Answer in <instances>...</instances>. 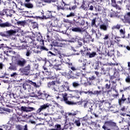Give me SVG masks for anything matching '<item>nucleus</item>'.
<instances>
[{
	"label": "nucleus",
	"instance_id": "63",
	"mask_svg": "<svg viewBox=\"0 0 130 130\" xmlns=\"http://www.w3.org/2000/svg\"><path fill=\"white\" fill-rule=\"evenodd\" d=\"M126 48V49H127V50H130L129 46H127Z\"/></svg>",
	"mask_w": 130,
	"mask_h": 130
},
{
	"label": "nucleus",
	"instance_id": "57",
	"mask_svg": "<svg viewBox=\"0 0 130 130\" xmlns=\"http://www.w3.org/2000/svg\"><path fill=\"white\" fill-rule=\"evenodd\" d=\"M89 10H90V11H93V6H90Z\"/></svg>",
	"mask_w": 130,
	"mask_h": 130
},
{
	"label": "nucleus",
	"instance_id": "44",
	"mask_svg": "<svg viewBox=\"0 0 130 130\" xmlns=\"http://www.w3.org/2000/svg\"><path fill=\"white\" fill-rule=\"evenodd\" d=\"M125 81L127 82V83H130V77H128L127 78H126Z\"/></svg>",
	"mask_w": 130,
	"mask_h": 130
},
{
	"label": "nucleus",
	"instance_id": "2",
	"mask_svg": "<svg viewBox=\"0 0 130 130\" xmlns=\"http://www.w3.org/2000/svg\"><path fill=\"white\" fill-rule=\"evenodd\" d=\"M55 91H57V92H66V91L73 92V90H70V86H69V83L65 82L64 84L60 85L59 87L57 86Z\"/></svg>",
	"mask_w": 130,
	"mask_h": 130
},
{
	"label": "nucleus",
	"instance_id": "36",
	"mask_svg": "<svg viewBox=\"0 0 130 130\" xmlns=\"http://www.w3.org/2000/svg\"><path fill=\"white\" fill-rule=\"evenodd\" d=\"M91 26L92 27H95L96 26V23H95V20L93 19L91 21Z\"/></svg>",
	"mask_w": 130,
	"mask_h": 130
},
{
	"label": "nucleus",
	"instance_id": "59",
	"mask_svg": "<svg viewBox=\"0 0 130 130\" xmlns=\"http://www.w3.org/2000/svg\"><path fill=\"white\" fill-rule=\"evenodd\" d=\"M68 114L69 115H76V114L75 113H69Z\"/></svg>",
	"mask_w": 130,
	"mask_h": 130
},
{
	"label": "nucleus",
	"instance_id": "29",
	"mask_svg": "<svg viewBox=\"0 0 130 130\" xmlns=\"http://www.w3.org/2000/svg\"><path fill=\"white\" fill-rule=\"evenodd\" d=\"M42 97L43 98H48V97H50V95L49 94H48L47 93H42Z\"/></svg>",
	"mask_w": 130,
	"mask_h": 130
},
{
	"label": "nucleus",
	"instance_id": "31",
	"mask_svg": "<svg viewBox=\"0 0 130 130\" xmlns=\"http://www.w3.org/2000/svg\"><path fill=\"white\" fill-rule=\"evenodd\" d=\"M90 105L91 104L89 102H87L84 105L85 108H88V107H90Z\"/></svg>",
	"mask_w": 130,
	"mask_h": 130
},
{
	"label": "nucleus",
	"instance_id": "21",
	"mask_svg": "<svg viewBox=\"0 0 130 130\" xmlns=\"http://www.w3.org/2000/svg\"><path fill=\"white\" fill-rule=\"evenodd\" d=\"M36 6L38 8H42V7H43V6H44V5L43 4V3H42L40 2H37V4H36Z\"/></svg>",
	"mask_w": 130,
	"mask_h": 130
},
{
	"label": "nucleus",
	"instance_id": "32",
	"mask_svg": "<svg viewBox=\"0 0 130 130\" xmlns=\"http://www.w3.org/2000/svg\"><path fill=\"white\" fill-rule=\"evenodd\" d=\"M56 129H54V128H52V129H50L49 130H60L61 129V128H60V125H56Z\"/></svg>",
	"mask_w": 130,
	"mask_h": 130
},
{
	"label": "nucleus",
	"instance_id": "12",
	"mask_svg": "<svg viewBox=\"0 0 130 130\" xmlns=\"http://www.w3.org/2000/svg\"><path fill=\"white\" fill-rule=\"evenodd\" d=\"M30 87H31V85L27 83V82H26L25 83H23V88L24 89V90H27V89H30Z\"/></svg>",
	"mask_w": 130,
	"mask_h": 130
},
{
	"label": "nucleus",
	"instance_id": "43",
	"mask_svg": "<svg viewBox=\"0 0 130 130\" xmlns=\"http://www.w3.org/2000/svg\"><path fill=\"white\" fill-rule=\"evenodd\" d=\"M106 89H110V84H106Z\"/></svg>",
	"mask_w": 130,
	"mask_h": 130
},
{
	"label": "nucleus",
	"instance_id": "64",
	"mask_svg": "<svg viewBox=\"0 0 130 130\" xmlns=\"http://www.w3.org/2000/svg\"><path fill=\"white\" fill-rule=\"evenodd\" d=\"M127 100H128L127 103H130V98H128Z\"/></svg>",
	"mask_w": 130,
	"mask_h": 130
},
{
	"label": "nucleus",
	"instance_id": "7",
	"mask_svg": "<svg viewBox=\"0 0 130 130\" xmlns=\"http://www.w3.org/2000/svg\"><path fill=\"white\" fill-rule=\"evenodd\" d=\"M73 125H76V126H81V121L80 120V118H75L73 119V122L72 123Z\"/></svg>",
	"mask_w": 130,
	"mask_h": 130
},
{
	"label": "nucleus",
	"instance_id": "8",
	"mask_svg": "<svg viewBox=\"0 0 130 130\" xmlns=\"http://www.w3.org/2000/svg\"><path fill=\"white\" fill-rule=\"evenodd\" d=\"M30 69L31 66L30 64H28L26 67H25L23 70L24 75H25V76H28V75H29V71H30Z\"/></svg>",
	"mask_w": 130,
	"mask_h": 130
},
{
	"label": "nucleus",
	"instance_id": "34",
	"mask_svg": "<svg viewBox=\"0 0 130 130\" xmlns=\"http://www.w3.org/2000/svg\"><path fill=\"white\" fill-rule=\"evenodd\" d=\"M120 25L117 24L116 26H114L112 27V29H120Z\"/></svg>",
	"mask_w": 130,
	"mask_h": 130
},
{
	"label": "nucleus",
	"instance_id": "48",
	"mask_svg": "<svg viewBox=\"0 0 130 130\" xmlns=\"http://www.w3.org/2000/svg\"><path fill=\"white\" fill-rule=\"evenodd\" d=\"M37 93H38V96H42V94H43V93H42L41 91H38Z\"/></svg>",
	"mask_w": 130,
	"mask_h": 130
},
{
	"label": "nucleus",
	"instance_id": "55",
	"mask_svg": "<svg viewBox=\"0 0 130 130\" xmlns=\"http://www.w3.org/2000/svg\"><path fill=\"white\" fill-rule=\"evenodd\" d=\"M71 69L72 71H76L77 69H76V68L74 67H71Z\"/></svg>",
	"mask_w": 130,
	"mask_h": 130
},
{
	"label": "nucleus",
	"instance_id": "22",
	"mask_svg": "<svg viewBox=\"0 0 130 130\" xmlns=\"http://www.w3.org/2000/svg\"><path fill=\"white\" fill-rule=\"evenodd\" d=\"M72 86L74 88H77V87H79L80 84L77 82H74L72 83Z\"/></svg>",
	"mask_w": 130,
	"mask_h": 130
},
{
	"label": "nucleus",
	"instance_id": "10",
	"mask_svg": "<svg viewBox=\"0 0 130 130\" xmlns=\"http://www.w3.org/2000/svg\"><path fill=\"white\" fill-rule=\"evenodd\" d=\"M71 30L72 31H73V32H82V29L81 27H72Z\"/></svg>",
	"mask_w": 130,
	"mask_h": 130
},
{
	"label": "nucleus",
	"instance_id": "60",
	"mask_svg": "<svg viewBox=\"0 0 130 130\" xmlns=\"http://www.w3.org/2000/svg\"><path fill=\"white\" fill-rule=\"evenodd\" d=\"M18 12H19L20 13H22V12H23V9L18 8Z\"/></svg>",
	"mask_w": 130,
	"mask_h": 130
},
{
	"label": "nucleus",
	"instance_id": "46",
	"mask_svg": "<svg viewBox=\"0 0 130 130\" xmlns=\"http://www.w3.org/2000/svg\"><path fill=\"white\" fill-rule=\"evenodd\" d=\"M87 3H88L89 5H90V4H92V3H93L94 1H93V0H86Z\"/></svg>",
	"mask_w": 130,
	"mask_h": 130
},
{
	"label": "nucleus",
	"instance_id": "24",
	"mask_svg": "<svg viewBox=\"0 0 130 130\" xmlns=\"http://www.w3.org/2000/svg\"><path fill=\"white\" fill-rule=\"evenodd\" d=\"M41 1H42L43 2H44L45 3H56V2H57L56 0H41Z\"/></svg>",
	"mask_w": 130,
	"mask_h": 130
},
{
	"label": "nucleus",
	"instance_id": "4",
	"mask_svg": "<svg viewBox=\"0 0 130 130\" xmlns=\"http://www.w3.org/2000/svg\"><path fill=\"white\" fill-rule=\"evenodd\" d=\"M16 34V31L14 30H10L7 31H4L0 33L1 36L3 37H7L8 36H11V35H14Z\"/></svg>",
	"mask_w": 130,
	"mask_h": 130
},
{
	"label": "nucleus",
	"instance_id": "51",
	"mask_svg": "<svg viewBox=\"0 0 130 130\" xmlns=\"http://www.w3.org/2000/svg\"><path fill=\"white\" fill-rule=\"evenodd\" d=\"M119 38H118V37H116L115 38V40L118 41V42H119V41H120V40H119Z\"/></svg>",
	"mask_w": 130,
	"mask_h": 130
},
{
	"label": "nucleus",
	"instance_id": "33",
	"mask_svg": "<svg viewBox=\"0 0 130 130\" xmlns=\"http://www.w3.org/2000/svg\"><path fill=\"white\" fill-rule=\"evenodd\" d=\"M67 18H70L71 17H75V13L71 12L70 14L67 15Z\"/></svg>",
	"mask_w": 130,
	"mask_h": 130
},
{
	"label": "nucleus",
	"instance_id": "50",
	"mask_svg": "<svg viewBox=\"0 0 130 130\" xmlns=\"http://www.w3.org/2000/svg\"><path fill=\"white\" fill-rule=\"evenodd\" d=\"M106 124H105L103 126H102V128H103V129L104 130H107V127H106V125H105Z\"/></svg>",
	"mask_w": 130,
	"mask_h": 130
},
{
	"label": "nucleus",
	"instance_id": "27",
	"mask_svg": "<svg viewBox=\"0 0 130 130\" xmlns=\"http://www.w3.org/2000/svg\"><path fill=\"white\" fill-rule=\"evenodd\" d=\"M34 110V108L33 107H27L26 112H31V111H33Z\"/></svg>",
	"mask_w": 130,
	"mask_h": 130
},
{
	"label": "nucleus",
	"instance_id": "13",
	"mask_svg": "<svg viewBox=\"0 0 130 130\" xmlns=\"http://www.w3.org/2000/svg\"><path fill=\"white\" fill-rule=\"evenodd\" d=\"M28 2H24V6L26 7V8H28V9H32L33 8V4L31 3H27Z\"/></svg>",
	"mask_w": 130,
	"mask_h": 130
},
{
	"label": "nucleus",
	"instance_id": "14",
	"mask_svg": "<svg viewBox=\"0 0 130 130\" xmlns=\"http://www.w3.org/2000/svg\"><path fill=\"white\" fill-rule=\"evenodd\" d=\"M17 24L18 25V26H25L26 25V21H19L17 22Z\"/></svg>",
	"mask_w": 130,
	"mask_h": 130
},
{
	"label": "nucleus",
	"instance_id": "41",
	"mask_svg": "<svg viewBox=\"0 0 130 130\" xmlns=\"http://www.w3.org/2000/svg\"><path fill=\"white\" fill-rule=\"evenodd\" d=\"M76 38H73L71 40H69V42H76Z\"/></svg>",
	"mask_w": 130,
	"mask_h": 130
},
{
	"label": "nucleus",
	"instance_id": "53",
	"mask_svg": "<svg viewBox=\"0 0 130 130\" xmlns=\"http://www.w3.org/2000/svg\"><path fill=\"white\" fill-rule=\"evenodd\" d=\"M85 51H86V48L83 47V49H81V52H85Z\"/></svg>",
	"mask_w": 130,
	"mask_h": 130
},
{
	"label": "nucleus",
	"instance_id": "18",
	"mask_svg": "<svg viewBox=\"0 0 130 130\" xmlns=\"http://www.w3.org/2000/svg\"><path fill=\"white\" fill-rule=\"evenodd\" d=\"M124 94H122V96L121 100H119L118 101V103L120 105H121V104L122 103V102L125 101V100H126V99H125V98H124Z\"/></svg>",
	"mask_w": 130,
	"mask_h": 130
},
{
	"label": "nucleus",
	"instance_id": "35",
	"mask_svg": "<svg viewBox=\"0 0 130 130\" xmlns=\"http://www.w3.org/2000/svg\"><path fill=\"white\" fill-rule=\"evenodd\" d=\"M116 83H115L114 82H113V86L112 87V89H113L114 91H115V90H116Z\"/></svg>",
	"mask_w": 130,
	"mask_h": 130
},
{
	"label": "nucleus",
	"instance_id": "25",
	"mask_svg": "<svg viewBox=\"0 0 130 130\" xmlns=\"http://www.w3.org/2000/svg\"><path fill=\"white\" fill-rule=\"evenodd\" d=\"M1 15H2V16H5V15H7V17H8V16H10V17H12V14L10 15H9L8 14H7V11L6 10H3L1 13Z\"/></svg>",
	"mask_w": 130,
	"mask_h": 130
},
{
	"label": "nucleus",
	"instance_id": "23",
	"mask_svg": "<svg viewBox=\"0 0 130 130\" xmlns=\"http://www.w3.org/2000/svg\"><path fill=\"white\" fill-rule=\"evenodd\" d=\"M120 35H123V37H122V38H124L125 36L124 35L125 34V31H124V29H120L119 30Z\"/></svg>",
	"mask_w": 130,
	"mask_h": 130
},
{
	"label": "nucleus",
	"instance_id": "16",
	"mask_svg": "<svg viewBox=\"0 0 130 130\" xmlns=\"http://www.w3.org/2000/svg\"><path fill=\"white\" fill-rule=\"evenodd\" d=\"M3 126H4L6 130H12V125L11 124H8V125H3Z\"/></svg>",
	"mask_w": 130,
	"mask_h": 130
},
{
	"label": "nucleus",
	"instance_id": "6",
	"mask_svg": "<svg viewBox=\"0 0 130 130\" xmlns=\"http://www.w3.org/2000/svg\"><path fill=\"white\" fill-rule=\"evenodd\" d=\"M48 88H50V89H52V90H53L54 91H56V89L57 87V86H56L55 85V81H51V82H49L48 83Z\"/></svg>",
	"mask_w": 130,
	"mask_h": 130
},
{
	"label": "nucleus",
	"instance_id": "42",
	"mask_svg": "<svg viewBox=\"0 0 130 130\" xmlns=\"http://www.w3.org/2000/svg\"><path fill=\"white\" fill-rule=\"evenodd\" d=\"M16 128H17V129L18 130H22V126L18 125L16 126Z\"/></svg>",
	"mask_w": 130,
	"mask_h": 130
},
{
	"label": "nucleus",
	"instance_id": "9",
	"mask_svg": "<svg viewBox=\"0 0 130 130\" xmlns=\"http://www.w3.org/2000/svg\"><path fill=\"white\" fill-rule=\"evenodd\" d=\"M12 26V24L9 22H5L0 24V27H2V28H6L7 27H11Z\"/></svg>",
	"mask_w": 130,
	"mask_h": 130
},
{
	"label": "nucleus",
	"instance_id": "37",
	"mask_svg": "<svg viewBox=\"0 0 130 130\" xmlns=\"http://www.w3.org/2000/svg\"><path fill=\"white\" fill-rule=\"evenodd\" d=\"M54 69L56 71H60L61 70V67H60V65H59L58 67H55Z\"/></svg>",
	"mask_w": 130,
	"mask_h": 130
},
{
	"label": "nucleus",
	"instance_id": "45",
	"mask_svg": "<svg viewBox=\"0 0 130 130\" xmlns=\"http://www.w3.org/2000/svg\"><path fill=\"white\" fill-rule=\"evenodd\" d=\"M76 8H77L76 6H74L72 8L70 7V11H71V10H75V9H76Z\"/></svg>",
	"mask_w": 130,
	"mask_h": 130
},
{
	"label": "nucleus",
	"instance_id": "39",
	"mask_svg": "<svg viewBox=\"0 0 130 130\" xmlns=\"http://www.w3.org/2000/svg\"><path fill=\"white\" fill-rule=\"evenodd\" d=\"M114 92H115L116 93V94H113V96H114L115 98L116 97H117V96H118V92H117V90H114Z\"/></svg>",
	"mask_w": 130,
	"mask_h": 130
},
{
	"label": "nucleus",
	"instance_id": "58",
	"mask_svg": "<svg viewBox=\"0 0 130 130\" xmlns=\"http://www.w3.org/2000/svg\"><path fill=\"white\" fill-rule=\"evenodd\" d=\"M72 74H73V72L71 70H69V71L68 72V75H70Z\"/></svg>",
	"mask_w": 130,
	"mask_h": 130
},
{
	"label": "nucleus",
	"instance_id": "49",
	"mask_svg": "<svg viewBox=\"0 0 130 130\" xmlns=\"http://www.w3.org/2000/svg\"><path fill=\"white\" fill-rule=\"evenodd\" d=\"M117 55L118 56H122V55L118 51H117Z\"/></svg>",
	"mask_w": 130,
	"mask_h": 130
},
{
	"label": "nucleus",
	"instance_id": "15",
	"mask_svg": "<svg viewBox=\"0 0 130 130\" xmlns=\"http://www.w3.org/2000/svg\"><path fill=\"white\" fill-rule=\"evenodd\" d=\"M110 1H111L113 7H116V1L115 0H107V3H108L109 5L110 4Z\"/></svg>",
	"mask_w": 130,
	"mask_h": 130
},
{
	"label": "nucleus",
	"instance_id": "20",
	"mask_svg": "<svg viewBox=\"0 0 130 130\" xmlns=\"http://www.w3.org/2000/svg\"><path fill=\"white\" fill-rule=\"evenodd\" d=\"M26 83H29V84H30L31 85H32V86H34V87H37V84H36V82H33L31 80H26Z\"/></svg>",
	"mask_w": 130,
	"mask_h": 130
},
{
	"label": "nucleus",
	"instance_id": "61",
	"mask_svg": "<svg viewBox=\"0 0 130 130\" xmlns=\"http://www.w3.org/2000/svg\"><path fill=\"white\" fill-rule=\"evenodd\" d=\"M126 16H127V17H130V12L127 13Z\"/></svg>",
	"mask_w": 130,
	"mask_h": 130
},
{
	"label": "nucleus",
	"instance_id": "62",
	"mask_svg": "<svg viewBox=\"0 0 130 130\" xmlns=\"http://www.w3.org/2000/svg\"><path fill=\"white\" fill-rule=\"evenodd\" d=\"M90 80H94L95 77L94 76H92L91 78H89Z\"/></svg>",
	"mask_w": 130,
	"mask_h": 130
},
{
	"label": "nucleus",
	"instance_id": "47",
	"mask_svg": "<svg viewBox=\"0 0 130 130\" xmlns=\"http://www.w3.org/2000/svg\"><path fill=\"white\" fill-rule=\"evenodd\" d=\"M82 120L83 121H87V120H88V117H83L82 119Z\"/></svg>",
	"mask_w": 130,
	"mask_h": 130
},
{
	"label": "nucleus",
	"instance_id": "26",
	"mask_svg": "<svg viewBox=\"0 0 130 130\" xmlns=\"http://www.w3.org/2000/svg\"><path fill=\"white\" fill-rule=\"evenodd\" d=\"M102 91L100 90V91H98V90H95L94 91H93V93H92L93 95H100V94H101L102 93Z\"/></svg>",
	"mask_w": 130,
	"mask_h": 130
},
{
	"label": "nucleus",
	"instance_id": "38",
	"mask_svg": "<svg viewBox=\"0 0 130 130\" xmlns=\"http://www.w3.org/2000/svg\"><path fill=\"white\" fill-rule=\"evenodd\" d=\"M17 73L14 72L11 74V77H12V78H16V77H17Z\"/></svg>",
	"mask_w": 130,
	"mask_h": 130
},
{
	"label": "nucleus",
	"instance_id": "1",
	"mask_svg": "<svg viewBox=\"0 0 130 130\" xmlns=\"http://www.w3.org/2000/svg\"><path fill=\"white\" fill-rule=\"evenodd\" d=\"M12 61H14L15 64H17L19 67H24L27 62L26 59L23 58H18L16 56H13Z\"/></svg>",
	"mask_w": 130,
	"mask_h": 130
},
{
	"label": "nucleus",
	"instance_id": "56",
	"mask_svg": "<svg viewBox=\"0 0 130 130\" xmlns=\"http://www.w3.org/2000/svg\"><path fill=\"white\" fill-rule=\"evenodd\" d=\"M108 39V35H106L105 38H104V40H106Z\"/></svg>",
	"mask_w": 130,
	"mask_h": 130
},
{
	"label": "nucleus",
	"instance_id": "11",
	"mask_svg": "<svg viewBox=\"0 0 130 130\" xmlns=\"http://www.w3.org/2000/svg\"><path fill=\"white\" fill-rule=\"evenodd\" d=\"M86 55H89V58H92V57H95L97 55V53L96 52H92L91 53L87 52Z\"/></svg>",
	"mask_w": 130,
	"mask_h": 130
},
{
	"label": "nucleus",
	"instance_id": "3",
	"mask_svg": "<svg viewBox=\"0 0 130 130\" xmlns=\"http://www.w3.org/2000/svg\"><path fill=\"white\" fill-rule=\"evenodd\" d=\"M62 96L63 98L62 99L60 98V96H58L56 97L57 100H60V101H64L66 104H68V105H76L77 104V103H75L74 102H71L70 101L68 100V93H62Z\"/></svg>",
	"mask_w": 130,
	"mask_h": 130
},
{
	"label": "nucleus",
	"instance_id": "17",
	"mask_svg": "<svg viewBox=\"0 0 130 130\" xmlns=\"http://www.w3.org/2000/svg\"><path fill=\"white\" fill-rule=\"evenodd\" d=\"M11 65L9 68V70L10 71H17V67L14 65H12V63H10Z\"/></svg>",
	"mask_w": 130,
	"mask_h": 130
},
{
	"label": "nucleus",
	"instance_id": "52",
	"mask_svg": "<svg viewBox=\"0 0 130 130\" xmlns=\"http://www.w3.org/2000/svg\"><path fill=\"white\" fill-rule=\"evenodd\" d=\"M45 73H46V75H47V76H50V73L48 72L47 71H45Z\"/></svg>",
	"mask_w": 130,
	"mask_h": 130
},
{
	"label": "nucleus",
	"instance_id": "19",
	"mask_svg": "<svg viewBox=\"0 0 130 130\" xmlns=\"http://www.w3.org/2000/svg\"><path fill=\"white\" fill-rule=\"evenodd\" d=\"M100 29L101 30H104V31H106L107 30V26L105 24H102L100 26Z\"/></svg>",
	"mask_w": 130,
	"mask_h": 130
},
{
	"label": "nucleus",
	"instance_id": "40",
	"mask_svg": "<svg viewBox=\"0 0 130 130\" xmlns=\"http://www.w3.org/2000/svg\"><path fill=\"white\" fill-rule=\"evenodd\" d=\"M27 45H22L21 47H20V49H25L27 48Z\"/></svg>",
	"mask_w": 130,
	"mask_h": 130
},
{
	"label": "nucleus",
	"instance_id": "28",
	"mask_svg": "<svg viewBox=\"0 0 130 130\" xmlns=\"http://www.w3.org/2000/svg\"><path fill=\"white\" fill-rule=\"evenodd\" d=\"M32 53V52L31 51V48L28 49L26 53V56H30V54Z\"/></svg>",
	"mask_w": 130,
	"mask_h": 130
},
{
	"label": "nucleus",
	"instance_id": "30",
	"mask_svg": "<svg viewBox=\"0 0 130 130\" xmlns=\"http://www.w3.org/2000/svg\"><path fill=\"white\" fill-rule=\"evenodd\" d=\"M27 107L22 106L21 107V111H24V112H27Z\"/></svg>",
	"mask_w": 130,
	"mask_h": 130
},
{
	"label": "nucleus",
	"instance_id": "5",
	"mask_svg": "<svg viewBox=\"0 0 130 130\" xmlns=\"http://www.w3.org/2000/svg\"><path fill=\"white\" fill-rule=\"evenodd\" d=\"M50 106V104L47 103L43 105H41L40 107L37 110V113H40L43 110H45V109H46L47 108H49V106Z\"/></svg>",
	"mask_w": 130,
	"mask_h": 130
},
{
	"label": "nucleus",
	"instance_id": "54",
	"mask_svg": "<svg viewBox=\"0 0 130 130\" xmlns=\"http://www.w3.org/2000/svg\"><path fill=\"white\" fill-rule=\"evenodd\" d=\"M56 6H57L58 10H60V9H62V7L61 6H59L58 5H56Z\"/></svg>",
	"mask_w": 130,
	"mask_h": 130
}]
</instances>
